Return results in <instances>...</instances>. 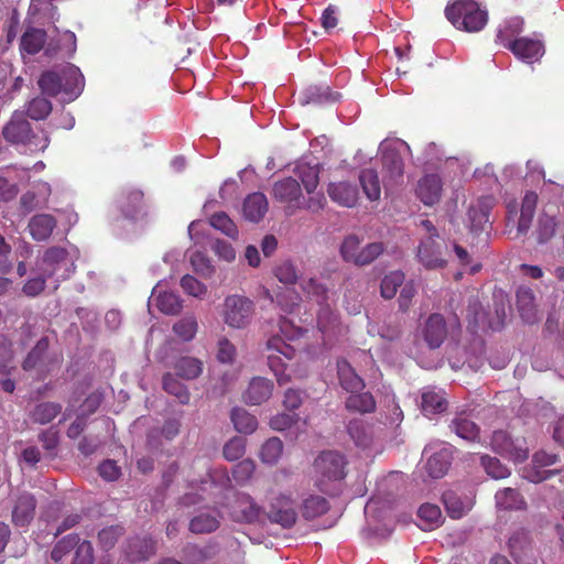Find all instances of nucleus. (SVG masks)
<instances>
[{"instance_id": "nucleus-1", "label": "nucleus", "mask_w": 564, "mask_h": 564, "mask_svg": "<svg viewBox=\"0 0 564 564\" xmlns=\"http://www.w3.org/2000/svg\"><path fill=\"white\" fill-rule=\"evenodd\" d=\"M37 86L46 97H57L63 94L65 100L72 101L84 89V76L75 66H68L61 72L45 70L40 75Z\"/></svg>"}, {"instance_id": "nucleus-2", "label": "nucleus", "mask_w": 564, "mask_h": 564, "mask_svg": "<svg viewBox=\"0 0 564 564\" xmlns=\"http://www.w3.org/2000/svg\"><path fill=\"white\" fill-rule=\"evenodd\" d=\"M445 15L452 25L468 33L481 31L488 23V12L476 0H451Z\"/></svg>"}, {"instance_id": "nucleus-3", "label": "nucleus", "mask_w": 564, "mask_h": 564, "mask_svg": "<svg viewBox=\"0 0 564 564\" xmlns=\"http://www.w3.org/2000/svg\"><path fill=\"white\" fill-rule=\"evenodd\" d=\"M347 460L336 451H324L314 460L315 486L324 494H330V485L346 477Z\"/></svg>"}, {"instance_id": "nucleus-4", "label": "nucleus", "mask_w": 564, "mask_h": 564, "mask_svg": "<svg viewBox=\"0 0 564 564\" xmlns=\"http://www.w3.org/2000/svg\"><path fill=\"white\" fill-rule=\"evenodd\" d=\"M267 360L270 370L273 372L279 386L286 384L291 381V376L286 373L288 365L285 360L295 358V348L288 344L280 336H272L265 345Z\"/></svg>"}, {"instance_id": "nucleus-5", "label": "nucleus", "mask_w": 564, "mask_h": 564, "mask_svg": "<svg viewBox=\"0 0 564 564\" xmlns=\"http://www.w3.org/2000/svg\"><path fill=\"white\" fill-rule=\"evenodd\" d=\"M253 314L254 304L249 297L239 294L225 297L221 316L224 323L230 328H246L250 324Z\"/></svg>"}, {"instance_id": "nucleus-6", "label": "nucleus", "mask_w": 564, "mask_h": 564, "mask_svg": "<svg viewBox=\"0 0 564 564\" xmlns=\"http://www.w3.org/2000/svg\"><path fill=\"white\" fill-rule=\"evenodd\" d=\"M558 460V455L540 449L533 454L531 464L522 469V477L534 484L547 480L563 471V469H544L555 465Z\"/></svg>"}, {"instance_id": "nucleus-7", "label": "nucleus", "mask_w": 564, "mask_h": 564, "mask_svg": "<svg viewBox=\"0 0 564 564\" xmlns=\"http://www.w3.org/2000/svg\"><path fill=\"white\" fill-rule=\"evenodd\" d=\"M490 445L495 453L514 463H522L529 456L525 441L523 438H512L510 434L503 430H498L492 433Z\"/></svg>"}, {"instance_id": "nucleus-8", "label": "nucleus", "mask_w": 564, "mask_h": 564, "mask_svg": "<svg viewBox=\"0 0 564 564\" xmlns=\"http://www.w3.org/2000/svg\"><path fill=\"white\" fill-rule=\"evenodd\" d=\"M4 140L11 144H37L34 143L36 135L32 126L21 110L12 112L10 120L2 128Z\"/></svg>"}, {"instance_id": "nucleus-9", "label": "nucleus", "mask_w": 564, "mask_h": 564, "mask_svg": "<svg viewBox=\"0 0 564 564\" xmlns=\"http://www.w3.org/2000/svg\"><path fill=\"white\" fill-rule=\"evenodd\" d=\"M267 517L271 523H276L283 529H291L297 520L294 508V499L291 495L279 494L270 501Z\"/></svg>"}, {"instance_id": "nucleus-10", "label": "nucleus", "mask_w": 564, "mask_h": 564, "mask_svg": "<svg viewBox=\"0 0 564 564\" xmlns=\"http://www.w3.org/2000/svg\"><path fill=\"white\" fill-rule=\"evenodd\" d=\"M262 512V507L250 495L245 492H237L235 495L229 510L232 521L248 524L258 522Z\"/></svg>"}, {"instance_id": "nucleus-11", "label": "nucleus", "mask_w": 564, "mask_h": 564, "mask_svg": "<svg viewBox=\"0 0 564 564\" xmlns=\"http://www.w3.org/2000/svg\"><path fill=\"white\" fill-rule=\"evenodd\" d=\"M496 204V199L491 195L481 196L477 202L468 208L467 216L469 220V230L479 232L486 229L489 224V215Z\"/></svg>"}, {"instance_id": "nucleus-12", "label": "nucleus", "mask_w": 564, "mask_h": 564, "mask_svg": "<svg viewBox=\"0 0 564 564\" xmlns=\"http://www.w3.org/2000/svg\"><path fill=\"white\" fill-rule=\"evenodd\" d=\"M512 54L527 63H534L544 55V44L538 36H521L512 43L510 50Z\"/></svg>"}, {"instance_id": "nucleus-13", "label": "nucleus", "mask_w": 564, "mask_h": 564, "mask_svg": "<svg viewBox=\"0 0 564 564\" xmlns=\"http://www.w3.org/2000/svg\"><path fill=\"white\" fill-rule=\"evenodd\" d=\"M447 334V324L442 314L433 313L426 318L422 328V335L430 348L441 347Z\"/></svg>"}, {"instance_id": "nucleus-14", "label": "nucleus", "mask_w": 564, "mask_h": 564, "mask_svg": "<svg viewBox=\"0 0 564 564\" xmlns=\"http://www.w3.org/2000/svg\"><path fill=\"white\" fill-rule=\"evenodd\" d=\"M443 182L438 174L432 173L421 177L416 185V196L426 206L437 204L442 198Z\"/></svg>"}, {"instance_id": "nucleus-15", "label": "nucleus", "mask_w": 564, "mask_h": 564, "mask_svg": "<svg viewBox=\"0 0 564 564\" xmlns=\"http://www.w3.org/2000/svg\"><path fill=\"white\" fill-rule=\"evenodd\" d=\"M417 258L427 270L443 269L447 264V261L442 257L441 245L432 237H427L420 242Z\"/></svg>"}, {"instance_id": "nucleus-16", "label": "nucleus", "mask_w": 564, "mask_h": 564, "mask_svg": "<svg viewBox=\"0 0 564 564\" xmlns=\"http://www.w3.org/2000/svg\"><path fill=\"white\" fill-rule=\"evenodd\" d=\"M510 554L519 564H532L534 562L533 547L525 530L516 531L508 542Z\"/></svg>"}, {"instance_id": "nucleus-17", "label": "nucleus", "mask_w": 564, "mask_h": 564, "mask_svg": "<svg viewBox=\"0 0 564 564\" xmlns=\"http://www.w3.org/2000/svg\"><path fill=\"white\" fill-rule=\"evenodd\" d=\"M432 451V445H427L423 451V455L427 456L426 471L432 478H441L451 466L452 452L444 446L436 452Z\"/></svg>"}, {"instance_id": "nucleus-18", "label": "nucleus", "mask_w": 564, "mask_h": 564, "mask_svg": "<svg viewBox=\"0 0 564 564\" xmlns=\"http://www.w3.org/2000/svg\"><path fill=\"white\" fill-rule=\"evenodd\" d=\"M36 500L33 495L24 492L19 496L12 509V522L15 527H28L35 516Z\"/></svg>"}, {"instance_id": "nucleus-19", "label": "nucleus", "mask_w": 564, "mask_h": 564, "mask_svg": "<svg viewBox=\"0 0 564 564\" xmlns=\"http://www.w3.org/2000/svg\"><path fill=\"white\" fill-rule=\"evenodd\" d=\"M327 193L333 202L344 207H352L358 200L357 187L346 181L329 183Z\"/></svg>"}, {"instance_id": "nucleus-20", "label": "nucleus", "mask_w": 564, "mask_h": 564, "mask_svg": "<svg viewBox=\"0 0 564 564\" xmlns=\"http://www.w3.org/2000/svg\"><path fill=\"white\" fill-rule=\"evenodd\" d=\"M524 21L520 17H512L503 21L497 30L496 43L510 50L512 43L519 40L523 32Z\"/></svg>"}, {"instance_id": "nucleus-21", "label": "nucleus", "mask_w": 564, "mask_h": 564, "mask_svg": "<svg viewBox=\"0 0 564 564\" xmlns=\"http://www.w3.org/2000/svg\"><path fill=\"white\" fill-rule=\"evenodd\" d=\"M273 392V382L263 377L253 378L246 392L245 400L247 403L259 405L268 401Z\"/></svg>"}, {"instance_id": "nucleus-22", "label": "nucleus", "mask_w": 564, "mask_h": 564, "mask_svg": "<svg viewBox=\"0 0 564 564\" xmlns=\"http://www.w3.org/2000/svg\"><path fill=\"white\" fill-rule=\"evenodd\" d=\"M337 376L340 387L349 393L362 391L364 379L355 371L346 359L337 360Z\"/></svg>"}, {"instance_id": "nucleus-23", "label": "nucleus", "mask_w": 564, "mask_h": 564, "mask_svg": "<svg viewBox=\"0 0 564 564\" xmlns=\"http://www.w3.org/2000/svg\"><path fill=\"white\" fill-rule=\"evenodd\" d=\"M273 196L283 203H299L302 197V189L296 178L285 177L274 183Z\"/></svg>"}, {"instance_id": "nucleus-24", "label": "nucleus", "mask_w": 564, "mask_h": 564, "mask_svg": "<svg viewBox=\"0 0 564 564\" xmlns=\"http://www.w3.org/2000/svg\"><path fill=\"white\" fill-rule=\"evenodd\" d=\"M56 219L50 214L34 215L29 221V230L36 241L47 240L56 227Z\"/></svg>"}, {"instance_id": "nucleus-25", "label": "nucleus", "mask_w": 564, "mask_h": 564, "mask_svg": "<svg viewBox=\"0 0 564 564\" xmlns=\"http://www.w3.org/2000/svg\"><path fill=\"white\" fill-rule=\"evenodd\" d=\"M243 216L246 219L258 223L268 212V199L264 194L260 192L248 195L242 206Z\"/></svg>"}, {"instance_id": "nucleus-26", "label": "nucleus", "mask_w": 564, "mask_h": 564, "mask_svg": "<svg viewBox=\"0 0 564 564\" xmlns=\"http://www.w3.org/2000/svg\"><path fill=\"white\" fill-rule=\"evenodd\" d=\"M68 252L62 247H51L43 256L41 270L43 274L52 278L56 272L67 264Z\"/></svg>"}, {"instance_id": "nucleus-27", "label": "nucleus", "mask_w": 564, "mask_h": 564, "mask_svg": "<svg viewBox=\"0 0 564 564\" xmlns=\"http://www.w3.org/2000/svg\"><path fill=\"white\" fill-rule=\"evenodd\" d=\"M538 204V194L529 191L524 194L521 203L520 217L518 220L517 231L519 235H525L532 224Z\"/></svg>"}, {"instance_id": "nucleus-28", "label": "nucleus", "mask_w": 564, "mask_h": 564, "mask_svg": "<svg viewBox=\"0 0 564 564\" xmlns=\"http://www.w3.org/2000/svg\"><path fill=\"white\" fill-rule=\"evenodd\" d=\"M295 176L302 182L305 191L311 194L313 193L319 183V164L307 163L304 161L297 162L294 167Z\"/></svg>"}, {"instance_id": "nucleus-29", "label": "nucleus", "mask_w": 564, "mask_h": 564, "mask_svg": "<svg viewBox=\"0 0 564 564\" xmlns=\"http://www.w3.org/2000/svg\"><path fill=\"white\" fill-rule=\"evenodd\" d=\"M46 39L45 30L29 28L21 36L20 48L30 55H35L44 47Z\"/></svg>"}, {"instance_id": "nucleus-30", "label": "nucleus", "mask_w": 564, "mask_h": 564, "mask_svg": "<svg viewBox=\"0 0 564 564\" xmlns=\"http://www.w3.org/2000/svg\"><path fill=\"white\" fill-rule=\"evenodd\" d=\"M517 307L522 319L529 324L536 321L535 296L531 289L520 288L517 291Z\"/></svg>"}, {"instance_id": "nucleus-31", "label": "nucleus", "mask_w": 564, "mask_h": 564, "mask_svg": "<svg viewBox=\"0 0 564 564\" xmlns=\"http://www.w3.org/2000/svg\"><path fill=\"white\" fill-rule=\"evenodd\" d=\"M175 376L185 380H194L203 372V361L189 356H183L174 362Z\"/></svg>"}, {"instance_id": "nucleus-32", "label": "nucleus", "mask_w": 564, "mask_h": 564, "mask_svg": "<svg viewBox=\"0 0 564 564\" xmlns=\"http://www.w3.org/2000/svg\"><path fill=\"white\" fill-rule=\"evenodd\" d=\"M62 404L57 402H41L36 404L29 413L33 423L45 425L51 423L61 412Z\"/></svg>"}, {"instance_id": "nucleus-33", "label": "nucleus", "mask_w": 564, "mask_h": 564, "mask_svg": "<svg viewBox=\"0 0 564 564\" xmlns=\"http://www.w3.org/2000/svg\"><path fill=\"white\" fill-rule=\"evenodd\" d=\"M156 542L151 536L133 538L128 544V554L132 561H143L155 552Z\"/></svg>"}, {"instance_id": "nucleus-34", "label": "nucleus", "mask_w": 564, "mask_h": 564, "mask_svg": "<svg viewBox=\"0 0 564 564\" xmlns=\"http://www.w3.org/2000/svg\"><path fill=\"white\" fill-rule=\"evenodd\" d=\"M219 525V516L200 512L191 519L188 530L194 534H208L215 532Z\"/></svg>"}, {"instance_id": "nucleus-35", "label": "nucleus", "mask_w": 564, "mask_h": 564, "mask_svg": "<svg viewBox=\"0 0 564 564\" xmlns=\"http://www.w3.org/2000/svg\"><path fill=\"white\" fill-rule=\"evenodd\" d=\"M451 429L457 436L467 441H475L479 435V427L465 412L458 413L454 417Z\"/></svg>"}, {"instance_id": "nucleus-36", "label": "nucleus", "mask_w": 564, "mask_h": 564, "mask_svg": "<svg viewBox=\"0 0 564 564\" xmlns=\"http://www.w3.org/2000/svg\"><path fill=\"white\" fill-rule=\"evenodd\" d=\"M53 110V105L45 96H36L25 102L24 110L25 117L32 120L40 121L46 119Z\"/></svg>"}, {"instance_id": "nucleus-37", "label": "nucleus", "mask_w": 564, "mask_h": 564, "mask_svg": "<svg viewBox=\"0 0 564 564\" xmlns=\"http://www.w3.org/2000/svg\"><path fill=\"white\" fill-rule=\"evenodd\" d=\"M329 510V502L318 495H311L305 498L301 506L302 516L305 520H313L325 514Z\"/></svg>"}, {"instance_id": "nucleus-38", "label": "nucleus", "mask_w": 564, "mask_h": 564, "mask_svg": "<svg viewBox=\"0 0 564 564\" xmlns=\"http://www.w3.org/2000/svg\"><path fill=\"white\" fill-rule=\"evenodd\" d=\"M557 225L558 223L556 216L544 210L539 216L538 225L535 228L538 242L542 245L550 241L555 236Z\"/></svg>"}, {"instance_id": "nucleus-39", "label": "nucleus", "mask_w": 564, "mask_h": 564, "mask_svg": "<svg viewBox=\"0 0 564 564\" xmlns=\"http://www.w3.org/2000/svg\"><path fill=\"white\" fill-rule=\"evenodd\" d=\"M495 498L497 507L503 510H522L527 506L520 492L512 488L497 491Z\"/></svg>"}, {"instance_id": "nucleus-40", "label": "nucleus", "mask_w": 564, "mask_h": 564, "mask_svg": "<svg viewBox=\"0 0 564 564\" xmlns=\"http://www.w3.org/2000/svg\"><path fill=\"white\" fill-rule=\"evenodd\" d=\"M346 409L358 413H371L376 410V400L370 392H354L346 400Z\"/></svg>"}, {"instance_id": "nucleus-41", "label": "nucleus", "mask_w": 564, "mask_h": 564, "mask_svg": "<svg viewBox=\"0 0 564 564\" xmlns=\"http://www.w3.org/2000/svg\"><path fill=\"white\" fill-rule=\"evenodd\" d=\"M382 166L392 181L402 178L404 163L400 153L395 150H386L381 156Z\"/></svg>"}, {"instance_id": "nucleus-42", "label": "nucleus", "mask_w": 564, "mask_h": 564, "mask_svg": "<svg viewBox=\"0 0 564 564\" xmlns=\"http://www.w3.org/2000/svg\"><path fill=\"white\" fill-rule=\"evenodd\" d=\"M163 390L175 397L181 404H187L191 399V393L187 387L182 383L175 375L170 372L165 373L162 378Z\"/></svg>"}, {"instance_id": "nucleus-43", "label": "nucleus", "mask_w": 564, "mask_h": 564, "mask_svg": "<svg viewBox=\"0 0 564 564\" xmlns=\"http://www.w3.org/2000/svg\"><path fill=\"white\" fill-rule=\"evenodd\" d=\"M235 429L242 434H251L257 430L258 421L254 415L242 408H234L230 414Z\"/></svg>"}, {"instance_id": "nucleus-44", "label": "nucleus", "mask_w": 564, "mask_h": 564, "mask_svg": "<svg viewBox=\"0 0 564 564\" xmlns=\"http://www.w3.org/2000/svg\"><path fill=\"white\" fill-rule=\"evenodd\" d=\"M359 181L364 193L370 200H377L381 195V187L378 173L372 169H365L360 172Z\"/></svg>"}, {"instance_id": "nucleus-45", "label": "nucleus", "mask_w": 564, "mask_h": 564, "mask_svg": "<svg viewBox=\"0 0 564 564\" xmlns=\"http://www.w3.org/2000/svg\"><path fill=\"white\" fill-rule=\"evenodd\" d=\"M417 517L421 521V529L427 531L437 527L442 522V511L440 507L432 503H424L419 508Z\"/></svg>"}, {"instance_id": "nucleus-46", "label": "nucleus", "mask_w": 564, "mask_h": 564, "mask_svg": "<svg viewBox=\"0 0 564 564\" xmlns=\"http://www.w3.org/2000/svg\"><path fill=\"white\" fill-rule=\"evenodd\" d=\"M155 305L160 312L166 315H175L182 308V302L178 295L167 291L158 294L155 297Z\"/></svg>"}, {"instance_id": "nucleus-47", "label": "nucleus", "mask_w": 564, "mask_h": 564, "mask_svg": "<svg viewBox=\"0 0 564 564\" xmlns=\"http://www.w3.org/2000/svg\"><path fill=\"white\" fill-rule=\"evenodd\" d=\"M446 404V400L438 392L425 391L422 393V411L425 415L445 411Z\"/></svg>"}, {"instance_id": "nucleus-48", "label": "nucleus", "mask_w": 564, "mask_h": 564, "mask_svg": "<svg viewBox=\"0 0 564 564\" xmlns=\"http://www.w3.org/2000/svg\"><path fill=\"white\" fill-rule=\"evenodd\" d=\"M403 282L404 274L401 271H392L389 274H386L380 285L382 297L387 300L394 297L398 289L403 284Z\"/></svg>"}, {"instance_id": "nucleus-49", "label": "nucleus", "mask_w": 564, "mask_h": 564, "mask_svg": "<svg viewBox=\"0 0 564 564\" xmlns=\"http://www.w3.org/2000/svg\"><path fill=\"white\" fill-rule=\"evenodd\" d=\"M328 100H336V97L329 91L328 87L310 86L302 93L301 102L323 104Z\"/></svg>"}, {"instance_id": "nucleus-50", "label": "nucleus", "mask_w": 564, "mask_h": 564, "mask_svg": "<svg viewBox=\"0 0 564 564\" xmlns=\"http://www.w3.org/2000/svg\"><path fill=\"white\" fill-rule=\"evenodd\" d=\"M283 453V443L278 437L269 438L261 447L260 458L265 464H275Z\"/></svg>"}, {"instance_id": "nucleus-51", "label": "nucleus", "mask_w": 564, "mask_h": 564, "mask_svg": "<svg viewBox=\"0 0 564 564\" xmlns=\"http://www.w3.org/2000/svg\"><path fill=\"white\" fill-rule=\"evenodd\" d=\"M209 224L217 230H220L227 237L236 239L238 238V228L235 223L225 213H215L209 218Z\"/></svg>"}, {"instance_id": "nucleus-52", "label": "nucleus", "mask_w": 564, "mask_h": 564, "mask_svg": "<svg viewBox=\"0 0 564 564\" xmlns=\"http://www.w3.org/2000/svg\"><path fill=\"white\" fill-rule=\"evenodd\" d=\"M386 247L382 242H371L360 248L358 257L355 259V264L359 267L372 263L380 254L383 253Z\"/></svg>"}, {"instance_id": "nucleus-53", "label": "nucleus", "mask_w": 564, "mask_h": 564, "mask_svg": "<svg viewBox=\"0 0 564 564\" xmlns=\"http://www.w3.org/2000/svg\"><path fill=\"white\" fill-rule=\"evenodd\" d=\"M347 432L357 446L367 447L370 444V435L361 420L350 421L347 425Z\"/></svg>"}, {"instance_id": "nucleus-54", "label": "nucleus", "mask_w": 564, "mask_h": 564, "mask_svg": "<svg viewBox=\"0 0 564 564\" xmlns=\"http://www.w3.org/2000/svg\"><path fill=\"white\" fill-rule=\"evenodd\" d=\"M39 442L45 451V457L51 459L57 456V447L59 444L58 432L54 429L42 431L39 436Z\"/></svg>"}, {"instance_id": "nucleus-55", "label": "nucleus", "mask_w": 564, "mask_h": 564, "mask_svg": "<svg viewBox=\"0 0 564 564\" xmlns=\"http://www.w3.org/2000/svg\"><path fill=\"white\" fill-rule=\"evenodd\" d=\"M50 347V340L47 337H42L37 340L32 350L28 354L23 361V369L31 370L33 369L44 357L47 349Z\"/></svg>"}, {"instance_id": "nucleus-56", "label": "nucleus", "mask_w": 564, "mask_h": 564, "mask_svg": "<svg viewBox=\"0 0 564 564\" xmlns=\"http://www.w3.org/2000/svg\"><path fill=\"white\" fill-rule=\"evenodd\" d=\"M481 465L487 475L495 479H503L510 475L509 468L496 457L489 455L481 456Z\"/></svg>"}, {"instance_id": "nucleus-57", "label": "nucleus", "mask_w": 564, "mask_h": 564, "mask_svg": "<svg viewBox=\"0 0 564 564\" xmlns=\"http://www.w3.org/2000/svg\"><path fill=\"white\" fill-rule=\"evenodd\" d=\"M79 542V536L77 534H68L61 539L53 547L51 552V558L54 562H59L62 558L69 553Z\"/></svg>"}, {"instance_id": "nucleus-58", "label": "nucleus", "mask_w": 564, "mask_h": 564, "mask_svg": "<svg viewBox=\"0 0 564 564\" xmlns=\"http://www.w3.org/2000/svg\"><path fill=\"white\" fill-rule=\"evenodd\" d=\"M124 199L122 212L127 217L134 218L143 207V193L139 189H132Z\"/></svg>"}, {"instance_id": "nucleus-59", "label": "nucleus", "mask_w": 564, "mask_h": 564, "mask_svg": "<svg viewBox=\"0 0 564 564\" xmlns=\"http://www.w3.org/2000/svg\"><path fill=\"white\" fill-rule=\"evenodd\" d=\"M245 452L246 440L241 436H234L225 444L223 455L227 460L234 462L241 458Z\"/></svg>"}, {"instance_id": "nucleus-60", "label": "nucleus", "mask_w": 564, "mask_h": 564, "mask_svg": "<svg viewBox=\"0 0 564 564\" xmlns=\"http://www.w3.org/2000/svg\"><path fill=\"white\" fill-rule=\"evenodd\" d=\"M173 330L183 340H192L197 332V322L193 316H185L174 324Z\"/></svg>"}, {"instance_id": "nucleus-61", "label": "nucleus", "mask_w": 564, "mask_h": 564, "mask_svg": "<svg viewBox=\"0 0 564 564\" xmlns=\"http://www.w3.org/2000/svg\"><path fill=\"white\" fill-rule=\"evenodd\" d=\"M122 534L123 528L121 525H109L99 531L98 541L101 547L109 550L115 546Z\"/></svg>"}, {"instance_id": "nucleus-62", "label": "nucleus", "mask_w": 564, "mask_h": 564, "mask_svg": "<svg viewBox=\"0 0 564 564\" xmlns=\"http://www.w3.org/2000/svg\"><path fill=\"white\" fill-rule=\"evenodd\" d=\"M359 252H360L359 238L356 235L347 236L340 246V254L344 258V260L355 264V259L358 257Z\"/></svg>"}, {"instance_id": "nucleus-63", "label": "nucleus", "mask_w": 564, "mask_h": 564, "mask_svg": "<svg viewBox=\"0 0 564 564\" xmlns=\"http://www.w3.org/2000/svg\"><path fill=\"white\" fill-rule=\"evenodd\" d=\"M443 502L451 518L459 519L464 516V505L453 491H446L443 494Z\"/></svg>"}, {"instance_id": "nucleus-64", "label": "nucleus", "mask_w": 564, "mask_h": 564, "mask_svg": "<svg viewBox=\"0 0 564 564\" xmlns=\"http://www.w3.org/2000/svg\"><path fill=\"white\" fill-rule=\"evenodd\" d=\"M72 564H94V547L89 541L78 542Z\"/></svg>"}]
</instances>
